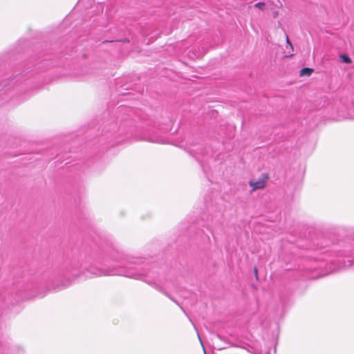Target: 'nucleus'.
<instances>
[{"label": "nucleus", "mask_w": 354, "mask_h": 354, "mask_svg": "<svg viewBox=\"0 0 354 354\" xmlns=\"http://www.w3.org/2000/svg\"><path fill=\"white\" fill-rule=\"evenodd\" d=\"M269 179L268 174H263L261 176V178L257 180H250L249 185L252 187V191H255L257 189H263L265 188L267 181Z\"/></svg>", "instance_id": "1"}, {"label": "nucleus", "mask_w": 354, "mask_h": 354, "mask_svg": "<svg viewBox=\"0 0 354 354\" xmlns=\"http://www.w3.org/2000/svg\"><path fill=\"white\" fill-rule=\"evenodd\" d=\"M313 73V69L310 68H304L300 71V76H310Z\"/></svg>", "instance_id": "2"}, {"label": "nucleus", "mask_w": 354, "mask_h": 354, "mask_svg": "<svg viewBox=\"0 0 354 354\" xmlns=\"http://www.w3.org/2000/svg\"><path fill=\"white\" fill-rule=\"evenodd\" d=\"M340 59L343 62L346 64H351L352 62L351 59L346 55H342Z\"/></svg>", "instance_id": "3"}, {"label": "nucleus", "mask_w": 354, "mask_h": 354, "mask_svg": "<svg viewBox=\"0 0 354 354\" xmlns=\"http://www.w3.org/2000/svg\"><path fill=\"white\" fill-rule=\"evenodd\" d=\"M254 7L259 10H264L266 8V3L264 2H259L254 4Z\"/></svg>", "instance_id": "4"}, {"label": "nucleus", "mask_w": 354, "mask_h": 354, "mask_svg": "<svg viewBox=\"0 0 354 354\" xmlns=\"http://www.w3.org/2000/svg\"><path fill=\"white\" fill-rule=\"evenodd\" d=\"M286 43H287L288 44H289V45H290V48L292 49V44L290 43V41L289 37H288V35H286Z\"/></svg>", "instance_id": "5"}, {"label": "nucleus", "mask_w": 354, "mask_h": 354, "mask_svg": "<svg viewBox=\"0 0 354 354\" xmlns=\"http://www.w3.org/2000/svg\"><path fill=\"white\" fill-rule=\"evenodd\" d=\"M277 16H278V12H274V17L276 18Z\"/></svg>", "instance_id": "6"}, {"label": "nucleus", "mask_w": 354, "mask_h": 354, "mask_svg": "<svg viewBox=\"0 0 354 354\" xmlns=\"http://www.w3.org/2000/svg\"><path fill=\"white\" fill-rule=\"evenodd\" d=\"M254 273L256 274V275H257V268L254 269Z\"/></svg>", "instance_id": "7"}]
</instances>
